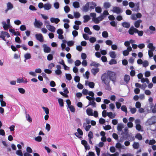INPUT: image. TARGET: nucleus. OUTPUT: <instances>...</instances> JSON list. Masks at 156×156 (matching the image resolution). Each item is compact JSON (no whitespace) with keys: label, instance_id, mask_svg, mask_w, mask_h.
Listing matches in <instances>:
<instances>
[{"label":"nucleus","instance_id":"f257e3e1","mask_svg":"<svg viewBox=\"0 0 156 156\" xmlns=\"http://www.w3.org/2000/svg\"><path fill=\"white\" fill-rule=\"evenodd\" d=\"M101 80L102 83H104L108 87V90H111V88L109 87L110 80L106 73H105L102 75L101 76Z\"/></svg>","mask_w":156,"mask_h":156},{"label":"nucleus","instance_id":"f03ea898","mask_svg":"<svg viewBox=\"0 0 156 156\" xmlns=\"http://www.w3.org/2000/svg\"><path fill=\"white\" fill-rule=\"evenodd\" d=\"M106 74L110 80L112 81L113 83H115L116 81L117 75L116 73L111 71H108Z\"/></svg>","mask_w":156,"mask_h":156},{"label":"nucleus","instance_id":"7ed1b4c3","mask_svg":"<svg viewBox=\"0 0 156 156\" xmlns=\"http://www.w3.org/2000/svg\"><path fill=\"white\" fill-rule=\"evenodd\" d=\"M113 8L112 11L113 12L119 14L122 12V10L119 7L114 6L113 7Z\"/></svg>","mask_w":156,"mask_h":156},{"label":"nucleus","instance_id":"20e7f679","mask_svg":"<svg viewBox=\"0 0 156 156\" xmlns=\"http://www.w3.org/2000/svg\"><path fill=\"white\" fill-rule=\"evenodd\" d=\"M36 39L39 41L42 42L44 41V38L43 35L41 34H37L35 35Z\"/></svg>","mask_w":156,"mask_h":156},{"label":"nucleus","instance_id":"39448f33","mask_svg":"<svg viewBox=\"0 0 156 156\" xmlns=\"http://www.w3.org/2000/svg\"><path fill=\"white\" fill-rule=\"evenodd\" d=\"M137 29L134 27H131L129 30V33L130 35H133L134 33H136Z\"/></svg>","mask_w":156,"mask_h":156},{"label":"nucleus","instance_id":"423d86ee","mask_svg":"<svg viewBox=\"0 0 156 156\" xmlns=\"http://www.w3.org/2000/svg\"><path fill=\"white\" fill-rule=\"evenodd\" d=\"M103 19V18H102V17L99 16L97 18H94V19H92L93 20L94 22L98 24L99 23L100 21L102 20Z\"/></svg>","mask_w":156,"mask_h":156},{"label":"nucleus","instance_id":"0eeeda50","mask_svg":"<svg viewBox=\"0 0 156 156\" xmlns=\"http://www.w3.org/2000/svg\"><path fill=\"white\" fill-rule=\"evenodd\" d=\"M46 27L50 31L54 32L55 30V27L49 24H48L46 25Z\"/></svg>","mask_w":156,"mask_h":156},{"label":"nucleus","instance_id":"6e6552de","mask_svg":"<svg viewBox=\"0 0 156 156\" xmlns=\"http://www.w3.org/2000/svg\"><path fill=\"white\" fill-rule=\"evenodd\" d=\"M43 23L42 22H39L37 21L36 19H35V21L34 23V26L37 28H40L42 25Z\"/></svg>","mask_w":156,"mask_h":156},{"label":"nucleus","instance_id":"1a4fd4ad","mask_svg":"<svg viewBox=\"0 0 156 156\" xmlns=\"http://www.w3.org/2000/svg\"><path fill=\"white\" fill-rule=\"evenodd\" d=\"M3 95L2 94H0V99H1L0 102H1V105L2 107H5L6 106V103L5 102L3 101Z\"/></svg>","mask_w":156,"mask_h":156},{"label":"nucleus","instance_id":"9d476101","mask_svg":"<svg viewBox=\"0 0 156 156\" xmlns=\"http://www.w3.org/2000/svg\"><path fill=\"white\" fill-rule=\"evenodd\" d=\"M90 2H87L85 5L83 7V10L85 12H87L89 8Z\"/></svg>","mask_w":156,"mask_h":156},{"label":"nucleus","instance_id":"9b49d317","mask_svg":"<svg viewBox=\"0 0 156 156\" xmlns=\"http://www.w3.org/2000/svg\"><path fill=\"white\" fill-rule=\"evenodd\" d=\"M86 113L89 116L93 115V110L90 108H88L86 110Z\"/></svg>","mask_w":156,"mask_h":156},{"label":"nucleus","instance_id":"f8f14e48","mask_svg":"<svg viewBox=\"0 0 156 156\" xmlns=\"http://www.w3.org/2000/svg\"><path fill=\"white\" fill-rule=\"evenodd\" d=\"M2 24L3 26V28L5 30H7L10 27V25L6 24V22L5 21H3L2 22Z\"/></svg>","mask_w":156,"mask_h":156},{"label":"nucleus","instance_id":"ddd939ff","mask_svg":"<svg viewBox=\"0 0 156 156\" xmlns=\"http://www.w3.org/2000/svg\"><path fill=\"white\" fill-rule=\"evenodd\" d=\"M50 21L52 23H55L56 24H57L60 20L58 18L52 17L50 19Z\"/></svg>","mask_w":156,"mask_h":156},{"label":"nucleus","instance_id":"4468645a","mask_svg":"<svg viewBox=\"0 0 156 156\" xmlns=\"http://www.w3.org/2000/svg\"><path fill=\"white\" fill-rule=\"evenodd\" d=\"M142 22V20H138L136 21L134 23L135 27L137 28L139 27L140 26V23Z\"/></svg>","mask_w":156,"mask_h":156},{"label":"nucleus","instance_id":"2eb2a0df","mask_svg":"<svg viewBox=\"0 0 156 156\" xmlns=\"http://www.w3.org/2000/svg\"><path fill=\"white\" fill-rule=\"evenodd\" d=\"M99 71V69L98 68L92 69L91 70V73L95 75Z\"/></svg>","mask_w":156,"mask_h":156},{"label":"nucleus","instance_id":"dca6fc26","mask_svg":"<svg viewBox=\"0 0 156 156\" xmlns=\"http://www.w3.org/2000/svg\"><path fill=\"white\" fill-rule=\"evenodd\" d=\"M51 7V5L49 3L45 4L44 5V8L45 10H48Z\"/></svg>","mask_w":156,"mask_h":156},{"label":"nucleus","instance_id":"f3484780","mask_svg":"<svg viewBox=\"0 0 156 156\" xmlns=\"http://www.w3.org/2000/svg\"><path fill=\"white\" fill-rule=\"evenodd\" d=\"M96 6V4L94 2H91L89 4V8L90 9H94L95 7Z\"/></svg>","mask_w":156,"mask_h":156},{"label":"nucleus","instance_id":"a211bd4d","mask_svg":"<svg viewBox=\"0 0 156 156\" xmlns=\"http://www.w3.org/2000/svg\"><path fill=\"white\" fill-rule=\"evenodd\" d=\"M130 79V77L129 75H125L124 76V80L126 83H128Z\"/></svg>","mask_w":156,"mask_h":156},{"label":"nucleus","instance_id":"6ab92c4d","mask_svg":"<svg viewBox=\"0 0 156 156\" xmlns=\"http://www.w3.org/2000/svg\"><path fill=\"white\" fill-rule=\"evenodd\" d=\"M147 47L150 49V50H154L155 49V47L153 46V44L152 43H149L148 44Z\"/></svg>","mask_w":156,"mask_h":156},{"label":"nucleus","instance_id":"aec40b11","mask_svg":"<svg viewBox=\"0 0 156 156\" xmlns=\"http://www.w3.org/2000/svg\"><path fill=\"white\" fill-rule=\"evenodd\" d=\"M122 25L124 27L128 28L130 27V24L129 23L124 22L122 23Z\"/></svg>","mask_w":156,"mask_h":156},{"label":"nucleus","instance_id":"412c9836","mask_svg":"<svg viewBox=\"0 0 156 156\" xmlns=\"http://www.w3.org/2000/svg\"><path fill=\"white\" fill-rule=\"evenodd\" d=\"M83 18L84 19L83 22L85 23L87 22L90 19V17L87 15L84 16Z\"/></svg>","mask_w":156,"mask_h":156},{"label":"nucleus","instance_id":"4be33fe9","mask_svg":"<svg viewBox=\"0 0 156 156\" xmlns=\"http://www.w3.org/2000/svg\"><path fill=\"white\" fill-rule=\"evenodd\" d=\"M110 56L112 58H115L116 57V55L115 52L114 51H112L109 52Z\"/></svg>","mask_w":156,"mask_h":156},{"label":"nucleus","instance_id":"5701e85b","mask_svg":"<svg viewBox=\"0 0 156 156\" xmlns=\"http://www.w3.org/2000/svg\"><path fill=\"white\" fill-rule=\"evenodd\" d=\"M44 51L45 53H49L51 51V48L50 47H47L46 45L44 46Z\"/></svg>","mask_w":156,"mask_h":156},{"label":"nucleus","instance_id":"b1692460","mask_svg":"<svg viewBox=\"0 0 156 156\" xmlns=\"http://www.w3.org/2000/svg\"><path fill=\"white\" fill-rule=\"evenodd\" d=\"M139 2H138L136 3L135 5V7L134 8L133 10L136 12H138L139 10Z\"/></svg>","mask_w":156,"mask_h":156},{"label":"nucleus","instance_id":"393cba45","mask_svg":"<svg viewBox=\"0 0 156 156\" xmlns=\"http://www.w3.org/2000/svg\"><path fill=\"white\" fill-rule=\"evenodd\" d=\"M84 31L85 32L88 34L90 35L92 33L90 31V29L88 27H86L84 28Z\"/></svg>","mask_w":156,"mask_h":156},{"label":"nucleus","instance_id":"a878e982","mask_svg":"<svg viewBox=\"0 0 156 156\" xmlns=\"http://www.w3.org/2000/svg\"><path fill=\"white\" fill-rule=\"evenodd\" d=\"M90 101L89 105L87 106H88L90 105H91L94 107H96V103L95 101H94V100H92Z\"/></svg>","mask_w":156,"mask_h":156},{"label":"nucleus","instance_id":"bb28decb","mask_svg":"<svg viewBox=\"0 0 156 156\" xmlns=\"http://www.w3.org/2000/svg\"><path fill=\"white\" fill-rule=\"evenodd\" d=\"M133 147L135 149H137L139 147V144L138 142H134L133 144Z\"/></svg>","mask_w":156,"mask_h":156},{"label":"nucleus","instance_id":"cd10ccee","mask_svg":"<svg viewBox=\"0 0 156 156\" xmlns=\"http://www.w3.org/2000/svg\"><path fill=\"white\" fill-rule=\"evenodd\" d=\"M73 6L74 8H78L80 7L79 3L78 2H75L73 3Z\"/></svg>","mask_w":156,"mask_h":156},{"label":"nucleus","instance_id":"c85d7f7f","mask_svg":"<svg viewBox=\"0 0 156 156\" xmlns=\"http://www.w3.org/2000/svg\"><path fill=\"white\" fill-rule=\"evenodd\" d=\"M100 65L99 63H97L95 62H91L90 64V66H94L95 67H98Z\"/></svg>","mask_w":156,"mask_h":156},{"label":"nucleus","instance_id":"c756f323","mask_svg":"<svg viewBox=\"0 0 156 156\" xmlns=\"http://www.w3.org/2000/svg\"><path fill=\"white\" fill-rule=\"evenodd\" d=\"M123 128V126L122 124H118L117 127V129L119 131L122 130V129Z\"/></svg>","mask_w":156,"mask_h":156},{"label":"nucleus","instance_id":"7c9ffc66","mask_svg":"<svg viewBox=\"0 0 156 156\" xmlns=\"http://www.w3.org/2000/svg\"><path fill=\"white\" fill-rule=\"evenodd\" d=\"M135 138L139 140H141L142 139V136L140 133H137L135 136Z\"/></svg>","mask_w":156,"mask_h":156},{"label":"nucleus","instance_id":"2f4dec72","mask_svg":"<svg viewBox=\"0 0 156 156\" xmlns=\"http://www.w3.org/2000/svg\"><path fill=\"white\" fill-rule=\"evenodd\" d=\"M27 80H26V81H24V80L23 78H18L17 80V82L18 83H24L25 82L27 83Z\"/></svg>","mask_w":156,"mask_h":156},{"label":"nucleus","instance_id":"473e14b6","mask_svg":"<svg viewBox=\"0 0 156 156\" xmlns=\"http://www.w3.org/2000/svg\"><path fill=\"white\" fill-rule=\"evenodd\" d=\"M149 29L150 30L152 31V32H150L151 34L154 33L153 32V31H154L156 30L155 27L152 25L150 26L149 27Z\"/></svg>","mask_w":156,"mask_h":156},{"label":"nucleus","instance_id":"72a5a7b5","mask_svg":"<svg viewBox=\"0 0 156 156\" xmlns=\"http://www.w3.org/2000/svg\"><path fill=\"white\" fill-rule=\"evenodd\" d=\"M58 102L59 105L61 107H63L64 106V102L62 99L59 98L58 99Z\"/></svg>","mask_w":156,"mask_h":156},{"label":"nucleus","instance_id":"f704fd0d","mask_svg":"<svg viewBox=\"0 0 156 156\" xmlns=\"http://www.w3.org/2000/svg\"><path fill=\"white\" fill-rule=\"evenodd\" d=\"M121 110L125 112L126 114L127 113V109L125 105H122L121 107Z\"/></svg>","mask_w":156,"mask_h":156},{"label":"nucleus","instance_id":"c9c22d12","mask_svg":"<svg viewBox=\"0 0 156 156\" xmlns=\"http://www.w3.org/2000/svg\"><path fill=\"white\" fill-rule=\"evenodd\" d=\"M104 6L105 9H107L110 7L111 5L109 2H106L104 3Z\"/></svg>","mask_w":156,"mask_h":156},{"label":"nucleus","instance_id":"e433bc0d","mask_svg":"<svg viewBox=\"0 0 156 156\" xmlns=\"http://www.w3.org/2000/svg\"><path fill=\"white\" fill-rule=\"evenodd\" d=\"M108 35V33L106 31H104L102 33V36L103 37L107 38Z\"/></svg>","mask_w":156,"mask_h":156},{"label":"nucleus","instance_id":"4c0bfd02","mask_svg":"<svg viewBox=\"0 0 156 156\" xmlns=\"http://www.w3.org/2000/svg\"><path fill=\"white\" fill-rule=\"evenodd\" d=\"M95 10V11L98 13H100L102 11L101 8L99 6L96 7Z\"/></svg>","mask_w":156,"mask_h":156},{"label":"nucleus","instance_id":"58836bf2","mask_svg":"<svg viewBox=\"0 0 156 156\" xmlns=\"http://www.w3.org/2000/svg\"><path fill=\"white\" fill-rule=\"evenodd\" d=\"M136 129L138 131H142L143 130H141L142 129V126H141L139 124H136Z\"/></svg>","mask_w":156,"mask_h":156},{"label":"nucleus","instance_id":"ea45409f","mask_svg":"<svg viewBox=\"0 0 156 156\" xmlns=\"http://www.w3.org/2000/svg\"><path fill=\"white\" fill-rule=\"evenodd\" d=\"M74 17L76 18H79L80 16V14L78 12H75L74 13Z\"/></svg>","mask_w":156,"mask_h":156},{"label":"nucleus","instance_id":"a19ab883","mask_svg":"<svg viewBox=\"0 0 156 156\" xmlns=\"http://www.w3.org/2000/svg\"><path fill=\"white\" fill-rule=\"evenodd\" d=\"M16 154L18 156H23V154L21 150H18L16 151Z\"/></svg>","mask_w":156,"mask_h":156},{"label":"nucleus","instance_id":"79ce46f5","mask_svg":"<svg viewBox=\"0 0 156 156\" xmlns=\"http://www.w3.org/2000/svg\"><path fill=\"white\" fill-rule=\"evenodd\" d=\"M7 7L8 9H11L13 8V5L10 2L7 3Z\"/></svg>","mask_w":156,"mask_h":156},{"label":"nucleus","instance_id":"37998d69","mask_svg":"<svg viewBox=\"0 0 156 156\" xmlns=\"http://www.w3.org/2000/svg\"><path fill=\"white\" fill-rule=\"evenodd\" d=\"M107 116L111 119H113L115 118V116L113 115L112 112H108L107 113Z\"/></svg>","mask_w":156,"mask_h":156},{"label":"nucleus","instance_id":"c03bdc74","mask_svg":"<svg viewBox=\"0 0 156 156\" xmlns=\"http://www.w3.org/2000/svg\"><path fill=\"white\" fill-rule=\"evenodd\" d=\"M64 10L66 13H68L70 11V8L68 6H66L64 7Z\"/></svg>","mask_w":156,"mask_h":156},{"label":"nucleus","instance_id":"a18cd8bd","mask_svg":"<svg viewBox=\"0 0 156 156\" xmlns=\"http://www.w3.org/2000/svg\"><path fill=\"white\" fill-rule=\"evenodd\" d=\"M117 63L116 61L114 59H112L109 62V64L110 65H113V64H115Z\"/></svg>","mask_w":156,"mask_h":156},{"label":"nucleus","instance_id":"49530a36","mask_svg":"<svg viewBox=\"0 0 156 156\" xmlns=\"http://www.w3.org/2000/svg\"><path fill=\"white\" fill-rule=\"evenodd\" d=\"M154 50H149L148 51V55L150 58H151L153 56V51Z\"/></svg>","mask_w":156,"mask_h":156},{"label":"nucleus","instance_id":"de8ad7c7","mask_svg":"<svg viewBox=\"0 0 156 156\" xmlns=\"http://www.w3.org/2000/svg\"><path fill=\"white\" fill-rule=\"evenodd\" d=\"M24 57L26 59H29L31 57L30 54L29 53L26 54L24 55Z\"/></svg>","mask_w":156,"mask_h":156},{"label":"nucleus","instance_id":"09e8293b","mask_svg":"<svg viewBox=\"0 0 156 156\" xmlns=\"http://www.w3.org/2000/svg\"><path fill=\"white\" fill-rule=\"evenodd\" d=\"M68 108L72 112H75V109L73 106L70 105L69 106Z\"/></svg>","mask_w":156,"mask_h":156},{"label":"nucleus","instance_id":"8fccbe9b","mask_svg":"<svg viewBox=\"0 0 156 156\" xmlns=\"http://www.w3.org/2000/svg\"><path fill=\"white\" fill-rule=\"evenodd\" d=\"M53 57L52 55L49 54L47 57V59L49 61H51L53 59Z\"/></svg>","mask_w":156,"mask_h":156},{"label":"nucleus","instance_id":"3c124183","mask_svg":"<svg viewBox=\"0 0 156 156\" xmlns=\"http://www.w3.org/2000/svg\"><path fill=\"white\" fill-rule=\"evenodd\" d=\"M66 79L69 80H70L72 79V76L70 74H66Z\"/></svg>","mask_w":156,"mask_h":156},{"label":"nucleus","instance_id":"603ef678","mask_svg":"<svg viewBox=\"0 0 156 156\" xmlns=\"http://www.w3.org/2000/svg\"><path fill=\"white\" fill-rule=\"evenodd\" d=\"M43 109L44 110L45 113L47 114H48L49 113V109L47 107H42Z\"/></svg>","mask_w":156,"mask_h":156},{"label":"nucleus","instance_id":"864d4df0","mask_svg":"<svg viewBox=\"0 0 156 156\" xmlns=\"http://www.w3.org/2000/svg\"><path fill=\"white\" fill-rule=\"evenodd\" d=\"M95 150L97 152V155L98 156H99L100 155V149L98 147L96 146L95 147Z\"/></svg>","mask_w":156,"mask_h":156},{"label":"nucleus","instance_id":"5fc2aeb1","mask_svg":"<svg viewBox=\"0 0 156 156\" xmlns=\"http://www.w3.org/2000/svg\"><path fill=\"white\" fill-rule=\"evenodd\" d=\"M88 86L91 88H93L94 86V82H90L88 83Z\"/></svg>","mask_w":156,"mask_h":156},{"label":"nucleus","instance_id":"6e6d98bb","mask_svg":"<svg viewBox=\"0 0 156 156\" xmlns=\"http://www.w3.org/2000/svg\"><path fill=\"white\" fill-rule=\"evenodd\" d=\"M91 43H93L95 42L96 40L95 37H90L89 39Z\"/></svg>","mask_w":156,"mask_h":156},{"label":"nucleus","instance_id":"4d7b16f0","mask_svg":"<svg viewBox=\"0 0 156 156\" xmlns=\"http://www.w3.org/2000/svg\"><path fill=\"white\" fill-rule=\"evenodd\" d=\"M143 66L144 67H146L149 64L148 62L147 61H144L143 63Z\"/></svg>","mask_w":156,"mask_h":156},{"label":"nucleus","instance_id":"13d9d810","mask_svg":"<svg viewBox=\"0 0 156 156\" xmlns=\"http://www.w3.org/2000/svg\"><path fill=\"white\" fill-rule=\"evenodd\" d=\"M74 42L73 41H69L67 42L68 45L69 47H71L73 45Z\"/></svg>","mask_w":156,"mask_h":156},{"label":"nucleus","instance_id":"bf43d9fd","mask_svg":"<svg viewBox=\"0 0 156 156\" xmlns=\"http://www.w3.org/2000/svg\"><path fill=\"white\" fill-rule=\"evenodd\" d=\"M88 139H92L93 138V134L92 132L90 131L88 135Z\"/></svg>","mask_w":156,"mask_h":156},{"label":"nucleus","instance_id":"052dcab7","mask_svg":"<svg viewBox=\"0 0 156 156\" xmlns=\"http://www.w3.org/2000/svg\"><path fill=\"white\" fill-rule=\"evenodd\" d=\"M77 131L79 135L82 136L83 134V133L82 130L80 128H78L77 129Z\"/></svg>","mask_w":156,"mask_h":156},{"label":"nucleus","instance_id":"680f3d73","mask_svg":"<svg viewBox=\"0 0 156 156\" xmlns=\"http://www.w3.org/2000/svg\"><path fill=\"white\" fill-rule=\"evenodd\" d=\"M93 28L96 30H99L100 29V27L98 25H94L93 26Z\"/></svg>","mask_w":156,"mask_h":156},{"label":"nucleus","instance_id":"e2e57ef3","mask_svg":"<svg viewBox=\"0 0 156 156\" xmlns=\"http://www.w3.org/2000/svg\"><path fill=\"white\" fill-rule=\"evenodd\" d=\"M156 143L155 140L154 139L150 140L149 142V145H152Z\"/></svg>","mask_w":156,"mask_h":156},{"label":"nucleus","instance_id":"0e129e2a","mask_svg":"<svg viewBox=\"0 0 156 156\" xmlns=\"http://www.w3.org/2000/svg\"><path fill=\"white\" fill-rule=\"evenodd\" d=\"M26 150L28 153H30L32 152V149L29 147H27Z\"/></svg>","mask_w":156,"mask_h":156},{"label":"nucleus","instance_id":"69168bd1","mask_svg":"<svg viewBox=\"0 0 156 156\" xmlns=\"http://www.w3.org/2000/svg\"><path fill=\"white\" fill-rule=\"evenodd\" d=\"M35 140L38 142H41L42 140V137L40 136H38L35 138Z\"/></svg>","mask_w":156,"mask_h":156},{"label":"nucleus","instance_id":"338daca9","mask_svg":"<svg viewBox=\"0 0 156 156\" xmlns=\"http://www.w3.org/2000/svg\"><path fill=\"white\" fill-rule=\"evenodd\" d=\"M20 29L22 31H24L26 30V27L25 25H22L20 27Z\"/></svg>","mask_w":156,"mask_h":156},{"label":"nucleus","instance_id":"774afa93","mask_svg":"<svg viewBox=\"0 0 156 156\" xmlns=\"http://www.w3.org/2000/svg\"><path fill=\"white\" fill-rule=\"evenodd\" d=\"M15 41L18 43H20L21 42V41L19 37H16L15 38Z\"/></svg>","mask_w":156,"mask_h":156}]
</instances>
